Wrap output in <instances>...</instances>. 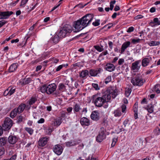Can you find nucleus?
Here are the masks:
<instances>
[{"label": "nucleus", "mask_w": 160, "mask_h": 160, "mask_svg": "<svg viewBox=\"0 0 160 160\" xmlns=\"http://www.w3.org/2000/svg\"><path fill=\"white\" fill-rule=\"evenodd\" d=\"M72 27L69 25H65L62 28H61L58 34L60 38H64L69 35L72 31Z\"/></svg>", "instance_id": "4"}, {"label": "nucleus", "mask_w": 160, "mask_h": 160, "mask_svg": "<svg viewBox=\"0 0 160 160\" xmlns=\"http://www.w3.org/2000/svg\"><path fill=\"white\" fill-rule=\"evenodd\" d=\"M17 155L15 154L12 155L10 159H6L3 160H15L16 159Z\"/></svg>", "instance_id": "54"}, {"label": "nucleus", "mask_w": 160, "mask_h": 160, "mask_svg": "<svg viewBox=\"0 0 160 160\" xmlns=\"http://www.w3.org/2000/svg\"><path fill=\"white\" fill-rule=\"evenodd\" d=\"M116 2V1L114 0L111 1L110 3V10H112L114 7V4H115Z\"/></svg>", "instance_id": "45"}, {"label": "nucleus", "mask_w": 160, "mask_h": 160, "mask_svg": "<svg viewBox=\"0 0 160 160\" xmlns=\"http://www.w3.org/2000/svg\"><path fill=\"white\" fill-rule=\"evenodd\" d=\"M124 62V59L123 58H120L118 60V64L119 65H121Z\"/></svg>", "instance_id": "61"}, {"label": "nucleus", "mask_w": 160, "mask_h": 160, "mask_svg": "<svg viewBox=\"0 0 160 160\" xmlns=\"http://www.w3.org/2000/svg\"><path fill=\"white\" fill-rule=\"evenodd\" d=\"M94 48L99 52H101L104 50L103 46L101 45V47L98 45H95L94 46Z\"/></svg>", "instance_id": "33"}, {"label": "nucleus", "mask_w": 160, "mask_h": 160, "mask_svg": "<svg viewBox=\"0 0 160 160\" xmlns=\"http://www.w3.org/2000/svg\"><path fill=\"white\" fill-rule=\"evenodd\" d=\"M56 85L54 83L48 85L47 86V93L50 94L53 92L56 89Z\"/></svg>", "instance_id": "13"}, {"label": "nucleus", "mask_w": 160, "mask_h": 160, "mask_svg": "<svg viewBox=\"0 0 160 160\" xmlns=\"http://www.w3.org/2000/svg\"><path fill=\"white\" fill-rule=\"evenodd\" d=\"M19 138L18 135L11 133L8 138V142L12 144H14L18 141Z\"/></svg>", "instance_id": "7"}, {"label": "nucleus", "mask_w": 160, "mask_h": 160, "mask_svg": "<svg viewBox=\"0 0 160 160\" xmlns=\"http://www.w3.org/2000/svg\"><path fill=\"white\" fill-rule=\"evenodd\" d=\"M74 110L75 112H78L81 109L79 104L76 103L73 106Z\"/></svg>", "instance_id": "29"}, {"label": "nucleus", "mask_w": 160, "mask_h": 160, "mask_svg": "<svg viewBox=\"0 0 160 160\" xmlns=\"http://www.w3.org/2000/svg\"><path fill=\"white\" fill-rule=\"evenodd\" d=\"M115 68V67L112 64L108 63L106 65L105 69L110 72L113 71Z\"/></svg>", "instance_id": "17"}, {"label": "nucleus", "mask_w": 160, "mask_h": 160, "mask_svg": "<svg viewBox=\"0 0 160 160\" xmlns=\"http://www.w3.org/2000/svg\"><path fill=\"white\" fill-rule=\"evenodd\" d=\"M90 117L92 120L97 121L99 120V113L97 111L92 112L91 115Z\"/></svg>", "instance_id": "16"}, {"label": "nucleus", "mask_w": 160, "mask_h": 160, "mask_svg": "<svg viewBox=\"0 0 160 160\" xmlns=\"http://www.w3.org/2000/svg\"><path fill=\"white\" fill-rule=\"evenodd\" d=\"M134 30V28L133 27H130L128 28L127 31V32H131L133 31Z\"/></svg>", "instance_id": "58"}, {"label": "nucleus", "mask_w": 160, "mask_h": 160, "mask_svg": "<svg viewBox=\"0 0 160 160\" xmlns=\"http://www.w3.org/2000/svg\"><path fill=\"white\" fill-rule=\"evenodd\" d=\"M131 82L134 86H140L145 82L141 76L137 75L132 79Z\"/></svg>", "instance_id": "5"}, {"label": "nucleus", "mask_w": 160, "mask_h": 160, "mask_svg": "<svg viewBox=\"0 0 160 160\" xmlns=\"http://www.w3.org/2000/svg\"><path fill=\"white\" fill-rule=\"evenodd\" d=\"M109 47L111 49H112L113 43L111 41H109L108 42Z\"/></svg>", "instance_id": "64"}, {"label": "nucleus", "mask_w": 160, "mask_h": 160, "mask_svg": "<svg viewBox=\"0 0 160 160\" xmlns=\"http://www.w3.org/2000/svg\"><path fill=\"white\" fill-rule=\"evenodd\" d=\"M94 18V15L92 14H88L83 16L79 20L85 27H86L91 23Z\"/></svg>", "instance_id": "3"}, {"label": "nucleus", "mask_w": 160, "mask_h": 160, "mask_svg": "<svg viewBox=\"0 0 160 160\" xmlns=\"http://www.w3.org/2000/svg\"><path fill=\"white\" fill-rule=\"evenodd\" d=\"M52 150L53 152L58 155H60L63 150L62 147L59 144L55 145L53 147Z\"/></svg>", "instance_id": "10"}, {"label": "nucleus", "mask_w": 160, "mask_h": 160, "mask_svg": "<svg viewBox=\"0 0 160 160\" xmlns=\"http://www.w3.org/2000/svg\"><path fill=\"white\" fill-rule=\"evenodd\" d=\"M52 60L53 62V63H57L59 61V60L57 58H53Z\"/></svg>", "instance_id": "62"}, {"label": "nucleus", "mask_w": 160, "mask_h": 160, "mask_svg": "<svg viewBox=\"0 0 160 160\" xmlns=\"http://www.w3.org/2000/svg\"><path fill=\"white\" fill-rule=\"evenodd\" d=\"M160 44V42H159L155 41H151V42L148 43V45L150 46L158 45Z\"/></svg>", "instance_id": "31"}, {"label": "nucleus", "mask_w": 160, "mask_h": 160, "mask_svg": "<svg viewBox=\"0 0 160 160\" xmlns=\"http://www.w3.org/2000/svg\"><path fill=\"white\" fill-rule=\"evenodd\" d=\"M10 88H8L6 89L3 93V95L4 96H7L8 95L9 96V90Z\"/></svg>", "instance_id": "52"}, {"label": "nucleus", "mask_w": 160, "mask_h": 160, "mask_svg": "<svg viewBox=\"0 0 160 160\" xmlns=\"http://www.w3.org/2000/svg\"><path fill=\"white\" fill-rule=\"evenodd\" d=\"M24 119V118L22 115H20L17 118V122L19 123L23 122Z\"/></svg>", "instance_id": "38"}, {"label": "nucleus", "mask_w": 160, "mask_h": 160, "mask_svg": "<svg viewBox=\"0 0 160 160\" xmlns=\"http://www.w3.org/2000/svg\"><path fill=\"white\" fill-rule=\"evenodd\" d=\"M40 90L42 93L46 92L47 93V86L45 85H43L40 88Z\"/></svg>", "instance_id": "36"}, {"label": "nucleus", "mask_w": 160, "mask_h": 160, "mask_svg": "<svg viewBox=\"0 0 160 160\" xmlns=\"http://www.w3.org/2000/svg\"><path fill=\"white\" fill-rule=\"evenodd\" d=\"M25 130L30 135H32L33 133L34 130L31 128L26 127Z\"/></svg>", "instance_id": "37"}, {"label": "nucleus", "mask_w": 160, "mask_h": 160, "mask_svg": "<svg viewBox=\"0 0 160 160\" xmlns=\"http://www.w3.org/2000/svg\"><path fill=\"white\" fill-rule=\"evenodd\" d=\"M118 137L117 136H116L115 137L112 138V142L111 144L112 147H113L115 146L116 142L118 141Z\"/></svg>", "instance_id": "34"}, {"label": "nucleus", "mask_w": 160, "mask_h": 160, "mask_svg": "<svg viewBox=\"0 0 160 160\" xmlns=\"http://www.w3.org/2000/svg\"><path fill=\"white\" fill-rule=\"evenodd\" d=\"M150 24L152 26H155V25H160V21L157 18H154L153 22H150Z\"/></svg>", "instance_id": "21"}, {"label": "nucleus", "mask_w": 160, "mask_h": 160, "mask_svg": "<svg viewBox=\"0 0 160 160\" xmlns=\"http://www.w3.org/2000/svg\"><path fill=\"white\" fill-rule=\"evenodd\" d=\"M61 38L57 33L55 34L54 36L51 38V40L54 43L56 44L58 42L60 38Z\"/></svg>", "instance_id": "23"}, {"label": "nucleus", "mask_w": 160, "mask_h": 160, "mask_svg": "<svg viewBox=\"0 0 160 160\" xmlns=\"http://www.w3.org/2000/svg\"><path fill=\"white\" fill-rule=\"evenodd\" d=\"M131 42L129 41H127L123 43L121 48L120 53H123L125 51V50L128 47H130Z\"/></svg>", "instance_id": "14"}, {"label": "nucleus", "mask_w": 160, "mask_h": 160, "mask_svg": "<svg viewBox=\"0 0 160 160\" xmlns=\"http://www.w3.org/2000/svg\"><path fill=\"white\" fill-rule=\"evenodd\" d=\"M66 86L62 83H60L58 86V89L59 91L62 92L65 89Z\"/></svg>", "instance_id": "35"}, {"label": "nucleus", "mask_w": 160, "mask_h": 160, "mask_svg": "<svg viewBox=\"0 0 160 160\" xmlns=\"http://www.w3.org/2000/svg\"><path fill=\"white\" fill-rule=\"evenodd\" d=\"M49 139V137L47 136L41 138L38 141V145L40 147H43L44 146L47 144Z\"/></svg>", "instance_id": "11"}, {"label": "nucleus", "mask_w": 160, "mask_h": 160, "mask_svg": "<svg viewBox=\"0 0 160 160\" xmlns=\"http://www.w3.org/2000/svg\"><path fill=\"white\" fill-rule=\"evenodd\" d=\"M32 80L30 78H25L23 79L21 82L22 85H25L30 83Z\"/></svg>", "instance_id": "25"}, {"label": "nucleus", "mask_w": 160, "mask_h": 160, "mask_svg": "<svg viewBox=\"0 0 160 160\" xmlns=\"http://www.w3.org/2000/svg\"><path fill=\"white\" fill-rule=\"evenodd\" d=\"M14 13L12 11H0V19H6Z\"/></svg>", "instance_id": "12"}, {"label": "nucleus", "mask_w": 160, "mask_h": 160, "mask_svg": "<svg viewBox=\"0 0 160 160\" xmlns=\"http://www.w3.org/2000/svg\"><path fill=\"white\" fill-rule=\"evenodd\" d=\"M62 122L61 121V119H57L54 122V125H55L59 126L61 124Z\"/></svg>", "instance_id": "49"}, {"label": "nucleus", "mask_w": 160, "mask_h": 160, "mask_svg": "<svg viewBox=\"0 0 160 160\" xmlns=\"http://www.w3.org/2000/svg\"><path fill=\"white\" fill-rule=\"evenodd\" d=\"M154 90L157 93H159L160 92V85H156L154 87Z\"/></svg>", "instance_id": "40"}, {"label": "nucleus", "mask_w": 160, "mask_h": 160, "mask_svg": "<svg viewBox=\"0 0 160 160\" xmlns=\"http://www.w3.org/2000/svg\"><path fill=\"white\" fill-rule=\"evenodd\" d=\"M80 122L82 126H88L90 125L89 120L85 117L82 118L80 119Z\"/></svg>", "instance_id": "15"}, {"label": "nucleus", "mask_w": 160, "mask_h": 160, "mask_svg": "<svg viewBox=\"0 0 160 160\" xmlns=\"http://www.w3.org/2000/svg\"><path fill=\"white\" fill-rule=\"evenodd\" d=\"M138 102H136L134 104L133 106V110L134 112V118L137 119L138 118Z\"/></svg>", "instance_id": "20"}, {"label": "nucleus", "mask_w": 160, "mask_h": 160, "mask_svg": "<svg viewBox=\"0 0 160 160\" xmlns=\"http://www.w3.org/2000/svg\"><path fill=\"white\" fill-rule=\"evenodd\" d=\"M140 40L141 39L139 38L137 39H132V43H133V44H136L140 42Z\"/></svg>", "instance_id": "48"}, {"label": "nucleus", "mask_w": 160, "mask_h": 160, "mask_svg": "<svg viewBox=\"0 0 160 160\" xmlns=\"http://www.w3.org/2000/svg\"><path fill=\"white\" fill-rule=\"evenodd\" d=\"M37 100V98L36 97L32 96L29 101V104L31 105L34 103Z\"/></svg>", "instance_id": "30"}, {"label": "nucleus", "mask_w": 160, "mask_h": 160, "mask_svg": "<svg viewBox=\"0 0 160 160\" xmlns=\"http://www.w3.org/2000/svg\"><path fill=\"white\" fill-rule=\"evenodd\" d=\"M45 120L43 118H41L37 122L38 123H42L44 122Z\"/></svg>", "instance_id": "63"}, {"label": "nucleus", "mask_w": 160, "mask_h": 160, "mask_svg": "<svg viewBox=\"0 0 160 160\" xmlns=\"http://www.w3.org/2000/svg\"><path fill=\"white\" fill-rule=\"evenodd\" d=\"M12 125V121L9 118H7L5 119L2 127L4 130L7 131L10 129Z\"/></svg>", "instance_id": "6"}, {"label": "nucleus", "mask_w": 160, "mask_h": 160, "mask_svg": "<svg viewBox=\"0 0 160 160\" xmlns=\"http://www.w3.org/2000/svg\"><path fill=\"white\" fill-rule=\"evenodd\" d=\"M18 67L17 63H13L11 65L9 68V72H12L16 70Z\"/></svg>", "instance_id": "22"}, {"label": "nucleus", "mask_w": 160, "mask_h": 160, "mask_svg": "<svg viewBox=\"0 0 160 160\" xmlns=\"http://www.w3.org/2000/svg\"><path fill=\"white\" fill-rule=\"evenodd\" d=\"M26 105L23 103H21L18 108L14 109L11 112L10 116L12 118H13L17 115V113H20L24 110Z\"/></svg>", "instance_id": "2"}, {"label": "nucleus", "mask_w": 160, "mask_h": 160, "mask_svg": "<svg viewBox=\"0 0 160 160\" xmlns=\"http://www.w3.org/2000/svg\"><path fill=\"white\" fill-rule=\"evenodd\" d=\"M66 145L67 147H70L71 146L75 145L74 143H73V142L71 141L70 142H68L66 143Z\"/></svg>", "instance_id": "51"}, {"label": "nucleus", "mask_w": 160, "mask_h": 160, "mask_svg": "<svg viewBox=\"0 0 160 160\" xmlns=\"http://www.w3.org/2000/svg\"><path fill=\"white\" fill-rule=\"evenodd\" d=\"M92 86L96 90H98L99 89L98 84L96 83H92Z\"/></svg>", "instance_id": "53"}, {"label": "nucleus", "mask_w": 160, "mask_h": 160, "mask_svg": "<svg viewBox=\"0 0 160 160\" xmlns=\"http://www.w3.org/2000/svg\"><path fill=\"white\" fill-rule=\"evenodd\" d=\"M99 134L106 138V129L104 128L103 127H101L100 129Z\"/></svg>", "instance_id": "24"}, {"label": "nucleus", "mask_w": 160, "mask_h": 160, "mask_svg": "<svg viewBox=\"0 0 160 160\" xmlns=\"http://www.w3.org/2000/svg\"><path fill=\"white\" fill-rule=\"evenodd\" d=\"M132 91V90L131 88H128L125 91V94L126 97H128L130 95Z\"/></svg>", "instance_id": "44"}, {"label": "nucleus", "mask_w": 160, "mask_h": 160, "mask_svg": "<svg viewBox=\"0 0 160 160\" xmlns=\"http://www.w3.org/2000/svg\"><path fill=\"white\" fill-rule=\"evenodd\" d=\"M111 80V77L110 76H108L105 79V83L107 84Z\"/></svg>", "instance_id": "46"}, {"label": "nucleus", "mask_w": 160, "mask_h": 160, "mask_svg": "<svg viewBox=\"0 0 160 160\" xmlns=\"http://www.w3.org/2000/svg\"><path fill=\"white\" fill-rule=\"evenodd\" d=\"M100 19H96L95 21L93 22L92 23V24L93 26L96 27L99 26L100 24Z\"/></svg>", "instance_id": "43"}, {"label": "nucleus", "mask_w": 160, "mask_h": 160, "mask_svg": "<svg viewBox=\"0 0 160 160\" xmlns=\"http://www.w3.org/2000/svg\"><path fill=\"white\" fill-rule=\"evenodd\" d=\"M114 116L115 117H119L121 115V112L120 110L117 109L114 111Z\"/></svg>", "instance_id": "41"}, {"label": "nucleus", "mask_w": 160, "mask_h": 160, "mask_svg": "<svg viewBox=\"0 0 160 160\" xmlns=\"http://www.w3.org/2000/svg\"><path fill=\"white\" fill-rule=\"evenodd\" d=\"M5 154V150L2 146H0V160L2 158V155Z\"/></svg>", "instance_id": "39"}, {"label": "nucleus", "mask_w": 160, "mask_h": 160, "mask_svg": "<svg viewBox=\"0 0 160 160\" xmlns=\"http://www.w3.org/2000/svg\"><path fill=\"white\" fill-rule=\"evenodd\" d=\"M151 58L150 57L148 58H143L142 61V67H145L148 65L150 60H151Z\"/></svg>", "instance_id": "18"}, {"label": "nucleus", "mask_w": 160, "mask_h": 160, "mask_svg": "<svg viewBox=\"0 0 160 160\" xmlns=\"http://www.w3.org/2000/svg\"><path fill=\"white\" fill-rule=\"evenodd\" d=\"M153 106L151 104L149 105L146 108V109L147 110L148 112L150 113H152L153 112Z\"/></svg>", "instance_id": "32"}, {"label": "nucleus", "mask_w": 160, "mask_h": 160, "mask_svg": "<svg viewBox=\"0 0 160 160\" xmlns=\"http://www.w3.org/2000/svg\"><path fill=\"white\" fill-rule=\"evenodd\" d=\"M123 124L125 127L129 125V120L128 119H126L124 121Z\"/></svg>", "instance_id": "55"}, {"label": "nucleus", "mask_w": 160, "mask_h": 160, "mask_svg": "<svg viewBox=\"0 0 160 160\" xmlns=\"http://www.w3.org/2000/svg\"><path fill=\"white\" fill-rule=\"evenodd\" d=\"M7 22L3 21L1 20L0 21V28L3 25L5 24Z\"/></svg>", "instance_id": "60"}, {"label": "nucleus", "mask_w": 160, "mask_h": 160, "mask_svg": "<svg viewBox=\"0 0 160 160\" xmlns=\"http://www.w3.org/2000/svg\"><path fill=\"white\" fill-rule=\"evenodd\" d=\"M117 95V90L113 87H110L107 88L105 94L101 97L98 94H96L92 96V99L96 106L100 107L104 103L109 101L111 96L112 98H114Z\"/></svg>", "instance_id": "1"}, {"label": "nucleus", "mask_w": 160, "mask_h": 160, "mask_svg": "<svg viewBox=\"0 0 160 160\" xmlns=\"http://www.w3.org/2000/svg\"><path fill=\"white\" fill-rule=\"evenodd\" d=\"M7 139L6 137H2L0 138V143L2 146H4L7 142Z\"/></svg>", "instance_id": "28"}, {"label": "nucleus", "mask_w": 160, "mask_h": 160, "mask_svg": "<svg viewBox=\"0 0 160 160\" xmlns=\"http://www.w3.org/2000/svg\"><path fill=\"white\" fill-rule=\"evenodd\" d=\"M74 27L75 28V32H78L85 27L82 25L81 21L79 20L74 22Z\"/></svg>", "instance_id": "9"}, {"label": "nucleus", "mask_w": 160, "mask_h": 160, "mask_svg": "<svg viewBox=\"0 0 160 160\" xmlns=\"http://www.w3.org/2000/svg\"><path fill=\"white\" fill-rule=\"evenodd\" d=\"M143 17V16L141 15H137L134 17V19L137 20L139 19L142 18Z\"/></svg>", "instance_id": "57"}, {"label": "nucleus", "mask_w": 160, "mask_h": 160, "mask_svg": "<svg viewBox=\"0 0 160 160\" xmlns=\"http://www.w3.org/2000/svg\"><path fill=\"white\" fill-rule=\"evenodd\" d=\"M106 138L105 137L102 136V135L98 134V135L96 137V141L97 142H100Z\"/></svg>", "instance_id": "27"}, {"label": "nucleus", "mask_w": 160, "mask_h": 160, "mask_svg": "<svg viewBox=\"0 0 160 160\" xmlns=\"http://www.w3.org/2000/svg\"><path fill=\"white\" fill-rule=\"evenodd\" d=\"M103 71L102 69L98 68L95 69H91L89 71V73L91 76L92 77H96L98 74H100L101 72Z\"/></svg>", "instance_id": "8"}, {"label": "nucleus", "mask_w": 160, "mask_h": 160, "mask_svg": "<svg viewBox=\"0 0 160 160\" xmlns=\"http://www.w3.org/2000/svg\"><path fill=\"white\" fill-rule=\"evenodd\" d=\"M65 66L66 65L65 64H62L59 66L56 69V72H58L63 67H65Z\"/></svg>", "instance_id": "50"}, {"label": "nucleus", "mask_w": 160, "mask_h": 160, "mask_svg": "<svg viewBox=\"0 0 160 160\" xmlns=\"http://www.w3.org/2000/svg\"><path fill=\"white\" fill-rule=\"evenodd\" d=\"M9 88H10L9 90V96H10L15 92L16 89L15 88H11L10 87Z\"/></svg>", "instance_id": "42"}, {"label": "nucleus", "mask_w": 160, "mask_h": 160, "mask_svg": "<svg viewBox=\"0 0 160 160\" xmlns=\"http://www.w3.org/2000/svg\"><path fill=\"white\" fill-rule=\"evenodd\" d=\"M28 1V0H22L20 6H24V5Z\"/></svg>", "instance_id": "56"}, {"label": "nucleus", "mask_w": 160, "mask_h": 160, "mask_svg": "<svg viewBox=\"0 0 160 160\" xmlns=\"http://www.w3.org/2000/svg\"><path fill=\"white\" fill-rule=\"evenodd\" d=\"M89 71L87 70H82L80 74V77L84 78L88 75Z\"/></svg>", "instance_id": "26"}, {"label": "nucleus", "mask_w": 160, "mask_h": 160, "mask_svg": "<svg viewBox=\"0 0 160 160\" xmlns=\"http://www.w3.org/2000/svg\"><path fill=\"white\" fill-rule=\"evenodd\" d=\"M140 62V61L138 60L132 64L131 69L132 70H138L139 67L138 68V65Z\"/></svg>", "instance_id": "19"}, {"label": "nucleus", "mask_w": 160, "mask_h": 160, "mask_svg": "<svg viewBox=\"0 0 160 160\" xmlns=\"http://www.w3.org/2000/svg\"><path fill=\"white\" fill-rule=\"evenodd\" d=\"M122 111L123 112H124L126 109V106L125 104H122Z\"/></svg>", "instance_id": "59"}, {"label": "nucleus", "mask_w": 160, "mask_h": 160, "mask_svg": "<svg viewBox=\"0 0 160 160\" xmlns=\"http://www.w3.org/2000/svg\"><path fill=\"white\" fill-rule=\"evenodd\" d=\"M154 133L156 135H158L160 134V129L158 127H157L154 131Z\"/></svg>", "instance_id": "47"}]
</instances>
